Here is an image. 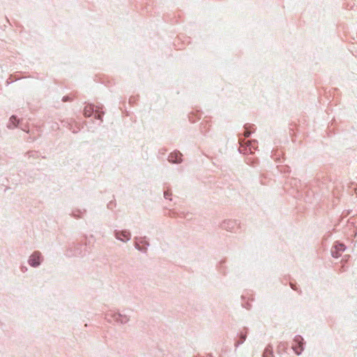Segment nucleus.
<instances>
[{"label": "nucleus", "instance_id": "nucleus-7", "mask_svg": "<svg viewBox=\"0 0 357 357\" xmlns=\"http://www.w3.org/2000/svg\"><path fill=\"white\" fill-rule=\"evenodd\" d=\"M250 131H248V130H245V131L244 132V136H245V137H248L250 136Z\"/></svg>", "mask_w": 357, "mask_h": 357}, {"label": "nucleus", "instance_id": "nucleus-2", "mask_svg": "<svg viewBox=\"0 0 357 357\" xmlns=\"http://www.w3.org/2000/svg\"><path fill=\"white\" fill-rule=\"evenodd\" d=\"M40 253L39 252H34L32 254L29 259V264L32 266H37L40 263Z\"/></svg>", "mask_w": 357, "mask_h": 357}, {"label": "nucleus", "instance_id": "nucleus-5", "mask_svg": "<svg viewBox=\"0 0 357 357\" xmlns=\"http://www.w3.org/2000/svg\"><path fill=\"white\" fill-rule=\"evenodd\" d=\"M18 122H19V121L17 119L16 116H12L10 118V121H9L8 127L10 128H15L17 126Z\"/></svg>", "mask_w": 357, "mask_h": 357}, {"label": "nucleus", "instance_id": "nucleus-8", "mask_svg": "<svg viewBox=\"0 0 357 357\" xmlns=\"http://www.w3.org/2000/svg\"><path fill=\"white\" fill-rule=\"evenodd\" d=\"M333 256H334L335 257H338V255H335L333 254Z\"/></svg>", "mask_w": 357, "mask_h": 357}, {"label": "nucleus", "instance_id": "nucleus-4", "mask_svg": "<svg viewBox=\"0 0 357 357\" xmlns=\"http://www.w3.org/2000/svg\"><path fill=\"white\" fill-rule=\"evenodd\" d=\"M116 236L118 238L121 239V241H126L129 240L130 237V234L128 231H122L121 234L117 233Z\"/></svg>", "mask_w": 357, "mask_h": 357}, {"label": "nucleus", "instance_id": "nucleus-3", "mask_svg": "<svg viewBox=\"0 0 357 357\" xmlns=\"http://www.w3.org/2000/svg\"><path fill=\"white\" fill-rule=\"evenodd\" d=\"M182 155L180 153H172L168 158V160L170 162L178 163L182 161L181 159Z\"/></svg>", "mask_w": 357, "mask_h": 357}, {"label": "nucleus", "instance_id": "nucleus-6", "mask_svg": "<svg viewBox=\"0 0 357 357\" xmlns=\"http://www.w3.org/2000/svg\"><path fill=\"white\" fill-rule=\"evenodd\" d=\"M335 248L337 250V252H343L345 249V247L343 244L339 243L335 245Z\"/></svg>", "mask_w": 357, "mask_h": 357}, {"label": "nucleus", "instance_id": "nucleus-1", "mask_svg": "<svg viewBox=\"0 0 357 357\" xmlns=\"http://www.w3.org/2000/svg\"><path fill=\"white\" fill-rule=\"evenodd\" d=\"M292 349L295 353L299 355L303 350V338L301 336L296 337L292 344Z\"/></svg>", "mask_w": 357, "mask_h": 357}]
</instances>
